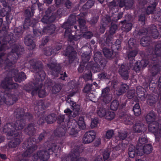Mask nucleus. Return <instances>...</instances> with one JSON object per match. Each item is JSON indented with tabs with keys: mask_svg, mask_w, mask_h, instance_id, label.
<instances>
[{
	"mask_svg": "<svg viewBox=\"0 0 161 161\" xmlns=\"http://www.w3.org/2000/svg\"><path fill=\"white\" fill-rule=\"evenodd\" d=\"M47 133L44 132L39 136L37 140L34 137H30L27 141L23 143V147L25 149H27L23 154L22 156L24 157L29 156L34 151L36 150L37 147L35 144L41 142L47 136Z\"/></svg>",
	"mask_w": 161,
	"mask_h": 161,
	"instance_id": "f257e3e1",
	"label": "nucleus"
},
{
	"mask_svg": "<svg viewBox=\"0 0 161 161\" xmlns=\"http://www.w3.org/2000/svg\"><path fill=\"white\" fill-rule=\"evenodd\" d=\"M45 147L44 149L38 151L33 155L32 159L34 161H47L50 154L55 152L57 149L56 145L49 142L46 143Z\"/></svg>",
	"mask_w": 161,
	"mask_h": 161,
	"instance_id": "f03ea898",
	"label": "nucleus"
},
{
	"mask_svg": "<svg viewBox=\"0 0 161 161\" xmlns=\"http://www.w3.org/2000/svg\"><path fill=\"white\" fill-rule=\"evenodd\" d=\"M24 50L23 47L21 46L14 45L11 52L8 55L3 53L0 54V59L2 60V62L4 61L6 65L7 64L10 62L9 58L11 60L17 59L19 55L22 54Z\"/></svg>",
	"mask_w": 161,
	"mask_h": 161,
	"instance_id": "7ed1b4c3",
	"label": "nucleus"
},
{
	"mask_svg": "<svg viewBox=\"0 0 161 161\" xmlns=\"http://www.w3.org/2000/svg\"><path fill=\"white\" fill-rule=\"evenodd\" d=\"M3 43L2 44L0 41V51L4 50L6 48H8L9 47L7 45L8 43L10 46L13 45V44L15 42L14 39V36L12 34L8 35L4 37L2 39Z\"/></svg>",
	"mask_w": 161,
	"mask_h": 161,
	"instance_id": "20e7f679",
	"label": "nucleus"
},
{
	"mask_svg": "<svg viewBox=\"0 0 161 161\" xmlns=\"http://www.w3.org/2000/svg\"><path fill=\"white\" fill-rule=\"evenodd\" d=\"M12 79L10 77H6L0 84V86L6 90L9 91L12 89L16 88L18 84L12 82Z\"/></svg>",
	"mask_w": 161,
	"mask_h": 161,
	"instance_id": "39448f33",
	"label": "nucleus"
},
{
	"mask_svg": "<svg viewBox=\"0 0 161 161\" xmlns=\"http://www.w3.org/2000/svg\"><path fill=\"white\" fill-rule=\"evenodd\" d=\"M42 84L40 81L34 82V83H29L24 86V89L26 91L29 92L32 91L31 94L32 95L37 94V91L39 88L42 87Z\"/></svg>",
	"mask_w": 161,
	"mask_h": 161,
	"instance_id": "423d86ee",
	"label": "nucleus"
},
{
	"mask_svg": "<svg viewBox=\"0 0 161 161\" xmlns=\"http://www.w3.org/2000/svg\"><path fill=\"white\" fill-rule=\"evenodd\" d=\"M3 131L7 134L8 136L15 137L18 135L16 131L14 123H8L5 124L3 128Z\"/></svg>",
	"mask_w": 161,
	"mask_h": 161,
	"instance_id": "0eeeda50",
	"label": "nucleus"
},
{
	"mask_svg": "<svg viewBox=\"0 0 161 161\" xmlns=\"http://www.w3.org/2000/svg\"><path fill=\"white\" fill-rule=\"evenodd\" d=\"M131 67L127 65L122 64L119 67L118 73L121 78L124 80H127L129 78V74L130 68Z\"/></svg>",
	"mask_w": 161,
	"mask_h": 161,
	"instance_id": "6e6552de",
	"label": "nucleus"
},
{
	"mask_svg": "<svg viewBox=\"0 0 161 161\" xmlns=\"http://www.w3.org/2000/svg\"><path fill=\"white\" fill-rule=\"evenodd\" d=\"M47 66L51 69V74L54 77H58L59 74L61 69L59 64L55 63H50L47 64Z\"/></svg>",
	"mask_w": 161,
	"mask_h": 161,
	"instance_id": "1a4fd4ad",
	"label": "nucleus"
},
{
	"mask_svg": "<svg viewBox=\"0 0 161 161\" xmlns=\"http://www.w3.org/2000/svg\"><path fill=\"white\" fill-rule=\"evenodd\" d=\"M14 64L11 62H9L5 66V69L6 71H8V73L6 77H10L12 78L13 77L16 76L18 74V71L14 68Z\"/></svg>",
	"mask_w": 161,
	"mask_h": 161,
	"instance_id": "9d476101",
	"label": "nucleus"
},
{
	"mask_svg": "<svg viewBox=\"0 0 161 161\" xmlns=\"http://www.w3.org/2000/svg\"><path fill=\"white\" fill-rule=\"evenodd\" d=\"M17 99V96L14 95H12L9 93H6L3 96V102L8 105H12Z\"/></svg>",
	"mask_w": 161,
	"mask_h": 161,
	"instance_id": "9b49d317",
	"label": "nucleus"
},
{
	"mask_svg": "<svg viewBox=\"0 0 161 161\" xmlns=\"http://www.w3.org/2000/svg\"><path fill=\"white\" fill-rule=\"evenodd\" d=\"M96 135V133L93 130L86 132L84 135L83 138V143L86 144L92 142L95 138Z\"/></svg>",
	"mask_w": 161,
	"mask_h": 161,
	"instance_id": "f8f14e48",
	"label": "nucleus"
},
{
	"mask_svg": "<svg viewBox=\"0 0 161 161\" xmlns=\"http://www.w3.org/2000/svg\"><path fill=\"white\" fill-rule=\"evenodd\" d=\"M29 63L31 69H33L34 71H38L43 69V64L41 61L32 59L29 61Z\"/></svg>",
	"mask_w": 161,
	"mask_h": 161,
	"instance_id": "ddd939ff",
	"label": "nucleus"
},
{
	"mask_svg": "<svg viewBox=\"0 0 161 161\" xmlns=\"http://www.w3.org/2000/svg\"><path fill=\"white\" fill-rule=\"evenodd\" d=\"M153 65L151 68L150 70V72L153 76L157 75L160 70L161 63L158 60L153 59V62H152Z\"/></svg>",
	"mask_w": 161,
	"mask_h": 161,
	"instance_id": "4468645a",
	"label": "nucleus"
},
{
	"mask_svg": "<svg viewBox=\"0 0 161 161\" xmlns=\"http://www.w3.org/2000/svg\"><path fill=\"white\" fill-rule=\"evenodd\" d=\"M65 54L69 57V63H71L75 59L76 52L74 51L73 47L69 46L67 48Z\"/></svg>",
	"mask_w": 161,
	"mask_h": 161,
	"instance_id": "2eb2a0df",
	"label": "nucleus"
},
{
	"mask_svg": "<svg viewBox=\"0 0 161 161\" xmlns=\"http://www.w3.org/2000/svg\"><path fill=\"white\" fill-rule=\"evenodd\" d=\"M36 130L35 124L31 123L28 124L25 128L24 131L27 135L33 136L36 134Z\"/></svg>",
	"mask_w": 161,
	"mask_h": 161,
	"instance_id": "dca6fc26",
	"label": "nucleus"
},
{
	"mask_svg": "<svg viewBox=\"0 0 161 161\" xmlns=\"http://www.w3.org/2000/svg\"><path fill=\"white\" fill-rule=\"evenodd\" d=\"M82 50L86 51L83 53L81 55L82 61L83 63H86L89 61L90 58L89 54L91 49L88 47H85L82 48Z\"/></svg>",
	"mask_w": 161,
	"mask_h": 161,
	"instance_id": "f3484780",
	"label": "nucleus"
},
{
	"mask_svg": "<svg viewBox=\"0 0 161 161\" xmlns=\"http://www.w3.org/2000/svg\"><path fill=\"white\" fill-rule=\"evenodd\" d=\"M134 0H120L119 7L125 6L127 9H131L134 7Z\"/></svg>",
	"mask_w": 161,
	"mask_h": 161,
	"instance_id": "a211bd4d",
	"label": "nucleus"
},
{
	"mask_svg": "<svg viewBox=\"0 0 161 161\" xmlns=\"http://www.w3.org/2000/svg\"><path fill=\"white\" fill-rule=\"evenodd\" d=\"M103 52L105 56L107 58L112 59L115 57L117 58L118 57V54L117 52H113L108 48L104 47L103 49Z\"/></svg>",
	"mask_w": 161,
	"mask_h": 161,
	"instance_id": "6ab92c4d",
	"label": "nucleus"
},
{
	"mask_svg": "<svg viewBox=\"0 0 161 161\" xmlns=\"http://www.w3.org/2000/svg\"><path fill=\"white\" fill-rule=\"evenodd\" d=\"M84 147L82 146L76 145L74 147L71 153V158L73 157L80 156L84 150Z\"/></svg>",
	"mask_w": 161,
	"mask_h": 161,
	"instance_id": "aec40b11",
	"label": "nucleus"
},
{
	"mask_svg": "<svg viewBox=\"0 0 161 161\" xmlns=\"http://www.w3.org/2000/svg\"><path fill=\"white\" fill-rule=\"evenodd\" d=\"M133 131L135 132H144L147 130L146 125L141 123H136L133 126Z\"/></svg>",
	"mask_w": 161,
	"mask_h": 161,
	"instance_id": "412c9836",
	"label": "nucleus"
},
{
	"mask_svg": "<svg viewBox=\"0 0 161 161\" xmlns=\"http://www.w3.org/2000/svg\"><path fill=\"white\" fill-rule=\"evenodd\" d=\"M67 125L68 132L70 135L75 136L78 133V132L77 130L74 127V124H72L71 121L67 122Z\"/></svg>",
	"mask_w": 161,
	"mask_h": 161,
	"instance_id": "4be33fe9",
	"label": "nucleus"
},
{
	"mask_svg": "<svg viewBox=\"0 0 161 161\" xmlns=\"http://www.w3.org/2000/svg\"><path fill=\"white\" fill-rule=\"evenodd\" d=\"M33 37L30 34L27 35L24 38V42L25 44L27 46H31L32 49L34 48L36 45L32 39Z\"/></svg>",
	"mask_w": 161,
	"mask_h": 161,
	"instance_id": "5701e85b",
	"label": "nucleus"
},
{
	"mask_svg": "<svg viewBox=\"0 0 161 161\" xmlns=\"http://www.w3.org/2000/svg\"><path fill=\"white\" fill-rule=\"evenodd\" d=\"M56 19L55 16L54 15L46 14L42 19L41 21L44 24H48L54 22Z\"/></svg>",
	"mask_w": 161,
	"mask_h": 161,
	"instance_id": "b1692460",
	"label": "nucleus"
},
{
	"mask_svg": "<svg viewBox=\"0 0 161 161\" xmlns=\"http://www.w3.org/2000/svg\"><path fill=\"white\" fill-rule=\"evenodd\" d=\"M84 16L83 13H80L78 17V22L79 23V27L80 28V31H86L87 28L85 24L86 22L83 19H80V17H83Z\"/></svg>",
	"mask_w": 161,
	"mask_h": 161,
	"instance_id": "393cba45",
	"label": "nucleus"
},
{
	"mask_svg": "<svg viewBox=\"0 0 161 161\" xmlns=\"http://www.w3.org/2000/svg\"><path fill=\"white\" fill-rule=\"evenodd\" d=\"M71 30L68 29L65 30L64 36L65 37H68L69 41L71 42L73 40L77 41L80 38V35H75L73 36L71 34Z\"/></svg>",
	"mask_w": 161,
	"mask_h": 161,
	"instance_id": "a878e982",
	"label": "nucleus"
},
{
	"mask_svg": "<svg viewBox=\"0 0 161 161\" xmlns=\"http://www.w3.org/2000/svg\"><path fill=\"white\" fill-rule=\"evenodd\" d=\"M55 29V25L53 24H51L44 27L42 31L43 34H46L50 35L53 33Z\"/></svg>",
	"mask_w": 161,
	"mask_h": 161,
	"instance_id": "bb28decb",
	"label": "nucleus"
},
{
	"mask_svg": "<svg viewBox=\"0 0 161 161\" xmlns=\"http://www.w3.org/2000/svg\"><path fill=\"white\" fill-rule=\"evenodd\" d=\"M138 51L137 49L134 50L129 52L127 54V57L130 60L129 64L130 66H133V64L135 62L134 58L137 54Z\"/></svg>",
	"mask_w": 161,
	"mask_h": 161,
	"instance_id": "cd10ccee",
	"label": "nucleus"
},
{
	"mask_svg": "<svg viewBox=\"0 0 161 161\" xmlns=\"http://www.w3.org/2000/svg\"><path fill=\"white\" fill-rule=\"evenodd\" d=\"M64 112L66 114L65 115L67 116L69 118L66 120L67 123L68 121H70V119H72L78 115L75 111V112L73 110L72 111L70 109L68 108L65 109L64 111Z\"/></svg>",
	"mask_w": 161,
	"mask_h": 161,
	"instance_id": "c85d7f7f",
	"label": "nucleus"
},
{
	"mask_svg": "<svg viewBox=\"0 0 161 161\" xmlns=\"http://www.w3.org/2000/svg\"><path fill=\"white\" fill-rule=\"evenodd\" d=\"M97 62H94L93 61H91L87 64V67L91 69L94 73L96 72L97 71L100 70L99 66V64Z\"/></svg>",
	"mask_w": 161,
	"mask_h": 161,
	"instance_id": "c756f323",
	"label": "nucleus"
},
{
	"mask_svg": "<svg viewBox=\"0 0 161 161\" xmlns=\"http://www.w3.org/2000/svg\"><path fill=\"white\" fill-rule=\"evenodd\" d=\"M37 23V21L36 20H33L31 21L30 18H26L23 24L24 28L25 29H27L29 26L31 25L34 26Z\"/></svg>",
	"mask_w": 161,
	"mask_h": 161,
	"instance_id": "7c9ffc66",
	"label": "nucleus"
},
{
	"mask_svg": "<svg viewBox=\"0 0 161 161\" xmlns=\"http://www.w3.org/2000/svg\"><path fill=\"white\" fill-rule=\"evenodd\" d=\"M25 121L23 119L17 120L14 123L16 131L23 129L25 125Z\"/></svg>",
	"mask_w": 161,
	"mask_h": 161,
	"instance_id": "2f4dec72",
	"label": "nucleus"
},
{
	"mask_svg": "<svg viewBox=\"0 0 161 161\" xmlns=\"http://www.w3.org/2000/svg\"><path fill=\"white\" fill-rule=\"evenodd\" d=\"M24 109L21 108L16 109L14 111V115L17 119H22L25 115Z\"/></svg>",
	"mask_w": 161,
	"mask_h": 161,
	"instance_id": "473e14b6",
	"label": "nucleus"
},
{
	"mask_svg": "<svg viewBox=\"0 0 161 161\" xmlns=\"http://www.w3.org/2000/svg\"><path fill=\"white\" fill-rule=\"evenodd\" d=\"M144 91V89L141 86H139L136 87V92L137 96L142 101L145 100Z\"/></svg>",
	"mask_w": 161,
	"mask_h": 161,
	"instance_id": "72a5a7b5",
	"label": "nucleus"
},
{
	"mask_svg": "<svg viewBox=\"0 0 161 161\" xmlns=\"http://www.w3.org/2000/svg\"><path fill=\"white\" fill-rule=\"evenodd\" d=\"M148 130L152 132H155L159 130L157 121H153L149 123Z\"/></svg>",
	"mask_w": 161,
	"mask_h": 161,
	"instance_id": "f704fd0d",
	"label": "nucleus"
},
{
	"mask_svg": "<svg viewBox=\"0 0 161 161\" xmlns=\"http://www.w3.org/2000/svg\"><path fill=\"white\" fill-rule=\"evenodd\" d=\"M112 21H113V17L107 15L102 18L101 23L104 26H108Z\"/></svg>",
	"mask_w": 161,
	"mask_h": 161,
	"instance_id": "c9c22d12",
	"label": "nucleus"
},
{
	"mask_svg": "<svg viewBox=\"0 0 161 161\" xmlns=\"http://www.w3.org/2000/svg\"><path fill=\"white\" fill-rule=\"evenodd\" d=\"M156 118V115L153 111H150L146 117V120L147 123H149L154 121Z\"/></svg>",
	"mask_w": 161,
	"mask_h": 161,
	"instance_id": "e433bc0d",
	"label": "nucleus"
},
{
	"mask_svg": "<svg viewBox=\"0 0 161 161\" xmlns=\"http://www.w3.org/2000/svg\"><path fill=\"white\" fill-rule=\"evenodd\" d=\"M156 4L155 3L148 6L146 10V14L147 15L153 14L156 11Z\"/></svg>",
	"mask_w": 161,
	"mask_h": 161,
	"instance_id": "4c0bfd02",
	"label": "nucleus"
},
{
	"mask_svg": "<svg viewBox=\"0 0 161 161\" xmlns=\"http://www.w3.org/2000/svg\"><path fill=\"white\" fill-rule=\"evenodd\" d=\"M128 89L129 86L126 84H122L117 91V94L118 95H121L125 92Z\"/></svg>",
	"mask_w": 161,
	"mask_h": 161,
	"instance_id": "58836bf2",
	"label": "nucleus"
},
{
	"mask_svg": "<svg viewBox=\"0 0 161 161\" xmlns=\"http://www.w3.org/2000/svg\"><path fill=\"white\" fill-rule=\"evenodd\" d=\"M67 127L61 126L56 129L57 135L59 137L65 135L67 130Z\"/></svg>",
	"mask_w": 161,
	"mask_h": 161,
	"instance_id": "ea45409f",
	"label": "nucleus"
},
{
	"mask_svg": "<svg viewBox=\"0 0 161 161\" xmlns=\"http://www.w3.org/2000/svg\"><path fill=\"white\" fill-rule=\"evenodd\" d=\"M57 118L55 114H51L45 118V121L48 124H51L54 122L56 120Z\"/></svg>",
	"mask_w": 161,
	"mask_h": 161,
	"instance_id": "a19ab883",
	"label": "nucleus"
},
{
	"mask_svg": "<svg viewBox=\"0 0 161 161\" xmlns=\"http://www.w3.org/2000/svg\"><path fill=\"white\" fill-rule=\"evenodd\" d=\"M20 143L19 138H16L10 142L8 143V146L9 148H15L19 145Z\"/></svg>",
	"mask_w": 161,
	"mask_h": 161,
	"instance_id": "79ce46f5",
	"label": "nucleus"
},
{
	"mask_svg": "<svg viewBox=\"0 0 161 161\" xmlns=\"http://www.w3.org/2000/svg\"><path fill=\"white\" fill-rule=\"evenodd\" d=\"M147 102L150 106H152L155 103L157 100V97H155L154 96L150 94L147 95Z\"/></svg>",
	"mask_w": 161,
	"mask_h": 161,
	"instance_id": "37998d69",
	"label": "nucleus"
},
{
	"mask_svg": "<svg viewBox=\"0 0 161 161\" xmlns=\"http://www.w3.org/2000/svg\"><path fill=\"white\" fill-rule=\"evenodd\" d=\"M44 53L47 56L52 55H55V52L53 49V47H46L43 49Z\"/></svg>",
	"mask_w": 161,
	"mask_h": 161,
	"instance_id": "c03bdc74",
	"label": "nucleus"
},
{
	"mask_svg": "<svg viewBox=\"0 0 161 161\" xmlns=\"http://www.w3.org/2000/svg\"><path fill=\"white\" fill-rule=\"evenodd\" d=\"M154 53L156 57H161V43H158L155 45Z\"/></svg>",
	"mask_w": 161,
	"mask_h": 161,
	"instance_id": "a18cd8bd",
	"label": "nucleus"
},
{
	"mask_svg": "<svg viewBox=\"0 0 161 161\" xmlns=\"http://www.w3.org/2000/svg\"><path fill=\"white\" fill-rule=\"evenodd\" d=\"M150 37L148 36L142 38L140 41L141 44L143 47H146L150 45Z\"/></svg>",
	"mask_w": 161,
	"mask_h": 161,
	"instance_id": "49530a36",
	"label": "nucleus"
},
{
	"mask_svg": "<svg viewBox=\"0 0 161 161\" xmlns=\"http://www.w3.org/2000/svg\"><path fill=\"white\" fill-rule=\"evenodd\" d=\"M36 72H37L36 76L38 80L37 82L40 81L41 83V81H42L44 79L45 76V73L43 71V69H42L41 70H39Z\"/></svg>",
	"mask_w": 161,
	"mask_h": 161,
	"instance_id": "de8ad7c7",
	"label": "nucleus"
},
{
	"mask_svg": "<svg viewBox=\"0 0 161 161\" xmlns=\"http://www.w3.org/2000/svg\"><path fill=\"white\" fill-rule=\"evenodd\" d=\"M128 150L129 156L131 158H134L136 153L135 146L132 144H130Z\"/></svg>",
	"mask_w": 161,
	"mask_h": 161,
	"instance_id": "09e8293b",
	"label": "nucleus"
},
{
	"mask_svg": "<svg viewBox=\"0 0 161 161\" xmlns=\"http://www.w3.org/2000/svg\"><path fill=\"white\" fill-rule=\"evenodd\" d=\"M35 6V5H33L31 8H28L25 10V14L26 17V18H30L33 15V13Z\"/></svg>",
	"mask_w": 161,
	"mask_h": 161,
	"instance_id": "8fccbe9b",
	"label": "nucleus"
},
{
	"mask_svg": "<svg viewBox=\"0 0 161 161\" xmlns=\"http://www.w3.org/2000/svg\"><path fill=\"white\" fill-rule=\"evenodd\" d=\"M94 0H88L82 6L83 10L89 9L92 7L94 4Z\"/></svg>",
	"mask_w": 161,
	"mask_h": 161,
	"instance_id": "3c124183",
	"label": "nucleus"
},
{
	"mask_svg": "<svg viewBox=\"0 0 161 161\" xmlns=\"http://www.w3.org/2000/svg\"><path fill=\"white\" fill-rule=\"evenodd\" d=\"M128 135V132L125 130H122L118 132V137L120 140H125Z\"/></svg>",
	"mask_w": 161,
	"mask_h": 161,
	"instance_id": "603ef678",
	"label": "nucleus"
},
{
	"mask_svg": "<svg viewBox=\"0 0 161 161\" xmlns=\"http://www.w3.org/2000/svg\"><path fill=\"white\" fill-rule=\"evenodd\" d=\"M62 86L60 84H56L52 87V92L53 94H56L61 90Z\"/></svg>",
	"mask_w": 161,
	"mask_h": 161,
	"instance_id": "864d4df0",
	"label": "nucleus"
},
{
	"mask_svg": "<svg viewBox=\"0 0 161 161\" xmlns=\"http://www.w3.org/2000/svg\"><path fill=\"white\" fill-rule=\"evenodd\" d=\"M103 58H104L100 52H97L94 53L93 56V59L94 62H98Z\"/></svg>",
	"mask_w": 161,
	"mask_h": 161,
	"instance_id": "5fc2aeb1",
	"label": "nucleus"
},
{
	"mask_svg": "<svg viewBox=\"0 0 161 161\" xmlns=\"http://www.w3.org/2000/svg\"><path fill=\"white\" fill-rule=\"evenodd\" d=\"M133 110L135 115L136 116H139L141 114V109L139 103H136L133 108Z\"/></svg>",
	"mask_w": 161,
	"mask_h": 161,
	"instance_id": "6e6d98bb",
	"label": "nucleus"
},
{
	"mask_svg": "<svg viewBox=\"0 0 161 161\" xmlns=\"http://www.w3.org/2000/svg\"><path fill=\"white\" fill-rule=\"evenodd\" d=\"M119 2L116 0L112 1V2H109L108 6L110 9L113 10L116 7L119 6Z\"/></svg>",
	"mask_w": 161,
	"mask_h": 161,
	"instance_id": "4d7b16f0",
	"label": "nucleus"
},
{
	"mask_svg": "<svg viewBox=\"0 0 161 161\" xmlns=\"http://www.w3.org/2000/svg\"><path fill=\"white\" fill-rule=\"evenodd\" d=\"M106 112V110L105 108L101 107L98 108L97 113L99 117H103L104 116H105Z\"/></svg>",
	"mask_w": 161,
	"mask_h": 161,
	"instance_id": "13d9d810",
	"label": "nucleus"
},
{
	"mask_svg": "<svg viewBox=\"0 0 161 161\" xmlns=\"http://www.w3.org/2000/svg\"><path fill=\"white\" fill-rule=\"evenodd\" d=\"M143 147L144 153L149 154L152 151L153 147L151 144H148L145 145Z\"/></svg>",
	"mask_w": 161,
	"mask_h": 161,
	"instance_id": "bf43d9fd",
	"label": "nucleus"
},
{
	"mask_svg": "<svg viewBox=\"0 0 161 161\" xmlns=\"http://www.w3.org/2000/svg\"><path fill=\"white\" fill-rule=\"evenodd\" d=\"M143 146L138 145L137 144L136 147V153L139 156H141L144 154Z\"/></svg>",
	"mask_w": 161,
	"mask_h": 161,
	"instance_id": "052dcab7",
	"label": "nucleus"
},
{
	"mask_svg": "<svg viewBox=\"0 0 161 161\" xmlns=\"http://www.w3.org/2000/svg\"><path fill=\"white\" fill-rule=\"evenodd\" d=\"M79 127L81 129H84L86 127V124L84 122V119L82 117H80L77 123Z\"/></svg>",
	"mask_w": 161,
	"mask_h": 161,
	"instance_id": "680f3d73",
	"label": "nucleus"
},
{
	"mask_svg": "<svg viewBox=\"0 0 161 161\" xmlns=\"http://www.w3.org/2000/svg\"><path fill=\"white\" fill-rule=\"evenodd\" d=\"M26 78L25 74L23 72H21L18 75V77L14 78V80L16 82H20L24 80Z\"/></svg>",
	"mask_w": 161,
	"mask_h": 161,
	"instance_id": "e2e57ef3",
	"label": "nucleus"
},
{
	"mask_svg": "<svg viewBox=\"0 0 161 161\" xmlns=\"http://www.w3.org/2000/svg\"><path fill=\"white\" fill-rule=\"evenodd\" d=\"M148 31L145 28H142L138 31H136L134 32V34L136 36H142L146 35Z\"/></svg>",
	"mask_w": 161,
	"mask_h": 161,
	"instance_id": "0e129e2a",
	"label": "nucleus"
},
{
	"mask_svg": "<svg viewBox=\"0 0 161 161\" xmlns=\"http://www.w3.org/2000/svg\"><path fill=\"white\" fill-rule=\"evenodd\" d=\"M119 105V102L116 100H114L111 103L110 108L112 110L115 111L117 109Z\"/></svg>",
	"mask_w": 161,
	"mask_h": 161,
	"instance_id": "69168bd1",
	"label": "nucleus"
},
{
	"mask_svg": "<svg viewBox=\"0 0 161 161\" xmlns=\"http://www.w3.org/2000/svg\"><path fill=\"white\" fill-rule=\"evenodd\" d=\"M123 27L124 28L125 31L128 32L130 31L132 28V24L130 22H123Z\"/></svg>",
	"mask_w": 161,
	"mask_h": 161,
	"instance_id": "338daca9",
	"label": "nucleus"
},
{
	"mask_svg": "<svg viewBox=\"0 0 161 161\" xmlns=\"http://www.w3.org/2000/svg\"><path fill=\"white\" fill-rule=\"evenodd\" d=\"M98 62L99 63V66L100 69H103L106 67L108 61L105 58H104Z\"/></svg>",
	"mask_w": 161,
	"mask_h": 161,
	"instance_id": "774afa93",
	"label": "nucleus"
}]
</instances>
